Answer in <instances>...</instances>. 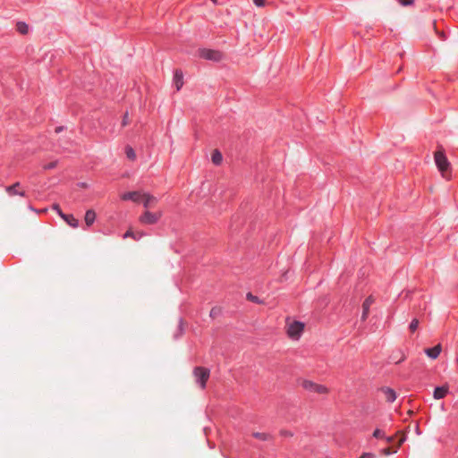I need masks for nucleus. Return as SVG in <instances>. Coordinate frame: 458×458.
Wrapping results in <instances>:
<instances>
[{"label": "nucleus", "mask_w": 458, "mask_h": 458, "mask_svg": "<svg viewBox=\"0 0 458 458\" xmlns=\"http://www.w3.org/2000/svg\"><path fill=\"white\" fill-rule=\"evenodd\" d=\"M305 324L293 320L291 318L285 319V331L289 338L292 340H299L304 331Z\"/></svg>", "instance_id": "f257e3e1"}, {"label": "nucleus", "mask_w": 458, "mask_h": 458, "mask_svg": "<svg viewBox=\"0 0 458 458\" xmlns=\"http://www.w3.org/2000/svg\"><path fill=\"white\" fill-rule=\"evenodd\" d=\"M435 162H436V165L438 168V170L440 171L442 176L446 179V180H450V174H449V167H450V163L449 161L447 160L445 153L443 150H437L436 153H435Z\"/></svg>", "instance_id": "f03ea898"}, {"label": "nucleus", "mask_w": 458, "mask_h": 458, "mask_svg": "<svg viewBox=\"0 0 458 458\" xmlns=\"http://www.w3.org/2000/svg\"><path fill=\"white\" fill-rule=\"evenodd\" d=\"M162 216L163 212L161 210L156 212L145 210L144 213L139 217V221L143 225H155L160 220Z\"/></svg>", "instance_id": "7ed1b4c3"}, {"label": "nucleus", "mask_w": 458, "mask_h": 458, "mask_svg": "<svg viewBox=\"0 0 458 458\" xmlns=\"http://www.w3.org/2000/svg\"><path fill=\"white\" fill-rule=\"evenodd\" d=\"M210 370L204 367H196L193 369V376L196 378L197 383L199 384L201 389L206 387L207 381L209 378Z\"/></svg>", "instance_id": "20e7f679"}, {"label": "nucleus", "mask_w": 458, "mask_h": 458, "mask_svg": "<svg viewBox=\"0 0 458 458\" xmlns=\"http://www.w3.org/2000/svg\"><path fill=\"white\" fill-rule=\"evenodd\" d=\"M301 386L304 389L308 391L318 393L320 394H325L328 393V389L327 386L323 385H318L310 380H303Z\"/></svg>", "instance_id": "39448f33"}, {"label": "nucleus", "mask_w": 458, "mask_h": 458, "mask_svg": "<svg viewBox=\"0 0 458 458\" xmlns=\"http://www.w3.org/2000/svg\"><path fill=\"white\" fill-rule=\"evenodd\" d=\"M199 53L200 57L207 60L220 62L223 59V54L217 50L203 48Z\"/></svg>", "instance_id": "423d86ee"}, {"label": "nucleus", "mask_w": 458, "mask_h": 458, "mask_svg": "<svg viewBox=\"0 0 458 458\" xmlns=\"http://www.w3.org/2000/svg\"><path fill=\"white\" fill-rule=\"evenodd\" d=\"M140 202L143 204L146 210H148L149 208H153L157 204L158 199L154 195L143 192Z\"/></svg>", "instance_id": "0eeeda50"}, {"label": "nucleus", "mask_w": 458, "mask_h": 458, "mask_svg": "<svg viewBox=\"0 0 458 458\" xmlns=\"http://www.w3.org/2000/svg\"><path fill=\"white\" fill-rule=\"evenodd\" d=\"M379 391L382 393L386 402L387 403H394L397 398L396 392L391 387L383 386L379 389Z\"/></svg>", "instance_id": "6e6552de"}, {"label": "nucleus", "mask_w": 458, "mask_h": 458, "mask_svg": "<svg viewBox=\"0 0 458 458\" xmlns=\"http://www.w3.org/2000/svg\"><path fill=\"white\" fill-rule=\"evenodd\" d=\"M143 191H128L121 196L123 200H131L134 203H140Z\"/></svg>", "instance_id": "1a4fd4ad"}, {"label": "nucleus", "mask_w": 458, "mask_h": 458, "mask_svg": "<svg viewBox=\"0 0 458 458\" xmlns=\"http://www.w3.org/2000/svg\"><path fill=\"white\" fill-rule=\"evenodd\" d=\"M374 303V299L372 296H369L362 304V315L361 319L365 320L369 313V308Z\"/></svg>", "instance_id": "9d476101"}, {"label": "nucleus", "mask_w": 458, "mask_h": 458, "mask_svg": "<svg viewBox=\"0 0 458 458\" xmlns=\"http://www.w3.org/2000/svg\"><path fill=\"white\" fill-rule=\"evenodd\" d=\"M441 351H442L441 344H437L433 348H427V349H425V353L430 359L436 360L439 356V354L441 353Z\"/></svg>", "instance_id": "9b49d317"}, {"label": "nucleus", "mask_w": 458, "mask_h": 458, "mask_svg": "<svg viewBox=\"0 0 458 458\" xmlns=\"http://www.w3.org/2000/svg\"><path fill=\"white\" fill-rule=\"evenodd\" d=\"M174 83L176 88V90L179 91L183 85V74L182 71L176 70L174 72Z\"/></svg>", "instance_id": "f8f14e48"}, {"label": "nucleus", "mask_w": 458, "mask_h": 458, "mask_svg": "<svg viewBox=\"0 0 458 458\" xmlns=\"http://www.w3.org/2000/svg\"><path fill=\"white\" fill-rule=\"evenodd\" d=\"M447 393H448L447 386H438V387L435 388L433 396L435 399L438 400V399L444 398L447 394Z\"/></svg>", "instance_id": "ddd939ff"}, {"label": "nucleus", "mask_w": 458, "mask_h": 458, "mask_svg": "<svg viewBox=\"0 0 458 458\" xmlns=\"http://www.w3.org/2000/svg\"><path fill=\"white\" fill-rule=\"evenodd\" d=\"M95 219H96V213H95V211L92 210V209L87 210V212L85 214V217H84L86 225L88 226H90L91 225H93Z\"/></svg>", "instance_id": "4468645a"}, {"label": "nucleus", "mask_w": 458, "mask_h": 458, "mask_svg": "<svg viewBox=\"0 0 458 458\" xmlns=\"http://www.w3.org/2000/svg\"><path fill=\"white\" fill-rule=\"evenodd\" d=\"M62 218L72 227L77 228L79 225L78 220L72 215H62Z\"/></svg>", "instance_id": "2eb2a0df"}, {"label": "nucleus", "mask_w": 458, "mask_h": 458, "mask_svg": "<svg viewBox=\"0 0 458 458\" xmlns=\"http://www.w3.org/2000/svg\"><path fill=\"white\" fill-rule=\"evenodd\" d=\"M20 183L16 182L11 186L6 187V191L11 195H20V196H25V192L23 191H17V187H19Z\"/></svg>", "instance_id": "dca6fc26"}, {"label": "nucleus", "mask_w": 458, "mask_h": 458, "mask_svg": "<svg viewBox=\"0 0 458 458\" xmlns=\"http://www.w3.org/2000/svg\"><path fill=\"white\" fill-rule=\"evenodd\" d=\"M211 159H212V162L218 165L222 163V160H223V157H222V154L219 150L217 149H215L213 152H212V156H211Z\"/></svg>", "instance_id": "f3484780"}, {"label": "nucleus", "mask_w": 458, "mask_h": 458, "mask_svg": "<svg viewBox=\"0 0 458 458\" xmlns=\"http://www.w3.org/2000/svg\"><path fill=\"white\" fill-rule=\"evenodd\" d=\"M125 153H126V157L130 159V160H135L136 159V153L134 151V149L130 147V146H127L125 148Z\"/></svg>", "instance_id": "a211bd4d"}, {"label": "nucleus", "mask_w": 458, "mask_h": 458, "mask_svg": "<svg viewBox=\"0 0 458 458\" xmlns=\"http://www.w3.org/2000/svg\"><path fill=\"white\" fill-rule=\"evenodd\" d=\"M17 30L21 33V34H27L28 31H29V27L26 23L24 22H18L17 23Z\"/></svg>", "instance_id": "6ab92c4d"}, {"label": "nucleus", "mask_w": 458, "mask_h": 458, "mask_svg": "<svg viewBox=\"0 0 458 458\" xmlns=\"http://www.w3.org/2000/svg\"><path fill=\"white\" fill-rule=\"evenodd\" d=\"M252 436L261 441H267L269 439V435L264 432H254Z\"/></svg>", "instance_id": "aec40b11"}, {"label": "nucleus", "mask_w": 458, "mask_h": 458, "mask_svg": "<svg viewBox=\"0 0 458 458\" xmlns=\"http://www.w3.org/2000/svg\"><path fill=\"white\" fill-rule=\"evenodd\" d=\"M246 298L248 301L258 303V304L263 303V301L259 297L253 295L250 293H247Z\"/></svg>", "instance_id": "412c9836"}, {"label": "nucleus", "mask_w": 458, "mask_h": 458, "mask_svg": "<svg viewBox=\"0 0 458 458\" xmlns=\"http://www.w3.org/2000/svg\"><path fill=\"white\" fill-rule=\"evenodd\" d=\"M221 314V308L220 307H214L210 310V317L215 318L218 317Z\"/></svg>", "instance_id": "4be33fe9"}, {"label": "nucleus", "mask_w": 458, "mask_h": 458, "mask_svg": "<svg viewBox=\"0 0 458 458\" xmlns=\"http://www.w3.org/2000/svg\"><path fill=\"white\" fill-rule=\"evenodd\" d=\"M419 324H420V322L417 318L412 319V321L411 322V324L409 326V329L411 332H415L419 327Z\"/></svg>", "instance_id": "5701e85b"}, {"label": "nucleus", "mask_w": 458, "mask_h": 458, "mask_svg": "<svg viewBox=\"0 0 458 458\" xmlns=\"http://www.w3.org/2000/svg\"><path fill=\"white\" fill-rule=\"evenodd\" d=\"M397 434L401 435V437H400V439L398 441V445H397V447H399L406 440V433H405V431H398Z\"/></svg>", "instance_id": "b1692460"}, {"label": "nucleus", "mask_w": 458, "mask_h": 458, "mask_svg": "<svg viewBox=\"0 0 458 458\" xmlns=\"http://www.w3.org/2000/svg\"><path fill=\"white\" fill-rule=\"evenodd\" d=\"M373 437L376 438H383L385 437V433L383 430L377 428L373 433Z\"/></svg>", "instance_id": "393cba45"}, {"label": "nucleus", "mask_w": 458, "mask_h": 458, "mask_svg": "<svg viewBox=\"0 0 458 458\" xmlns=\"http://www.w3.org/2000/svg\"><path fill=\"white\" fill-rule=\"evenodd\" d=\"M56 165H57V161L55 160V161L50 162L47 165H44L43 168L45 170H49V169H54L55 167H56Z\"/></svg>", "instance_id": "a878e982"}, {"label": "nucleus", "mask_w": 458, "mask_h": 458, "mask_svg": "<svg viewBox=\"0 0 458 458\" xmlns=\"http://www.w3.org/2000/svg\"><path fill=\"white\" fill-rule=\"evenodd\" d=\"M126 237H132V238H134V239H136V240L138 239V237L136 236V234L134 233V232H133V231H131V230H128V231L125 233V234H124V238H126Z\"/></svg>", "instance_id": "bb28decb"}, {"label": "nucleus", "mask_w": 458, "mask_h": 458, "mask_svg": "<svg viewBox=\"0 0 458 458\" xmlns=\"http://www.w3.org/2000/svg\"><path fill=\"white\" fill-rule=\"evenodd\" d=\"M253 2L258 7H263L265 6L267 0H253Z\"/></svg>", "instance_id": "cd10ccee"}, {"label": "nucleus", "mask_w": 458, "mask_h": 458, "mask_svg": "<svg viewBox=\"0 0 458 458\" xmlns=\"http://www.w3.org/2000/svg\"><path fill=\"white\" fill-rule=\"evenodd\" d=\"M128 123H129L128 113H126L123 116L122 125L126 126L128 124Z\"/></svg>", "instance_id": "c85d7f7f"}, {"label": "nucleus", "mask_w": 458, "mask_h": 458, "mask_svg": "<svg viewBox=\"0 0 458 458\" xmlns=\"http://www.w3.org/2000/svg\"><path fill=\"white\" fill-rule=\"evenodd\" d=\"M412 1H413V0H399V2H400L403 5H409V4H412Z\"/></svg>", "instance_id": "c756f323"}, {"label": "nucleus", "mask_w": 458, "mask_h": 458, "mask_svg": "<svg viewBox=\"0 0 458 458\" xmlns=\"http://www.w3.org/2000/svg\"><path fill=\"white\" fill-rule=\"evenodd\" d=\"M360 458H375V456L370 453H364Z\"/></svg>", "instance_id": "7c9ffc66"}, {"label": "nucleus", "mask_w": 458, "mask_h": 458, "mask_svg": "<svg viewBox=\"0 0 458 458\" xmlns=\"http://www.w3.org/2000/svg\"><path fill=\"white\" fill-rule=\"evenodd\" d=\"M382 453L385 454V455H388L391 454V450L390 448H385L383 449Z\"/></svg>", "instance_id": "2f4dec72"}, {"label": "nucleus", "mask_w": 458, "mask_h": 458, "mask_svg": "<svg viewBox=\"0 0 458 458\" xmlns=\"http://www.w3.org/2000/svg\"><path fill=\"white\" fill-rule=\"evenodd\" d=\"M386 439L387 443L391 444V443H393L394 441V436L393 437H386Z\"/></svg>", "instance_id": "473e14b6"}, {"label": "nucleus", "mask_w": 458, "mask_h": 458, "mask_svg": "<svg viewBox=\"0 0 458 458\" xmlns=\"http://www.w3.org/2000/svg\"><path fill=\"white\" fill-rule=\"evenodd\" d=\"M415 431H416V433H417L418 435H420V427H419V425H418V424L416 425Z\"/></svg>", "instance_id": "72a5a7b5"}, {"label": "nucleus", "mask_w": 458, "mask_h": 458, "mask_svg": "<svg viewBox=\"0 0 458 458\" xmlns=\"http://www.w3.org/2000/svg\"><path fill=\"white\" fill-rule=\"evenodd\" d=\"M53 208L55 210V211H58L60 208L59 205L55 204L53 206Z\"/></svg>", "instance_id": "f704fd0d"}, {"label": "nucleus", "mask_w": 458, "mask_h": 458, "mask_svg": "<svg viewBox=\"0 0 458 458\" xmlns=\"http://www.w3.org/2000/svg\"><path fill=\"white\" fill-rule=\"evenodd\" d=\"M58 213V215L62 217V215H65L64 213H63V211L61 209H59L58 211H56Z\"/></svg>", "instance_id": "c9c22d12"}, {"label": "nucleus", "mask_w": 458, "mask_h": 458, "mask_svg": "<svg viewBox=\"0 0 458 458\" xmlns=\"http://www.w3.org/2000/svg\"><path fill=\"white\" fill-rule=\"evenodd\" d=\"M62 130H63V128H62V127H57V128L55 129V131H56V132H59V131H61Z\"/></svg>", "instance_id": "e433bc0d"}, {"label": "nucleus", "mask_w": 458, "mask_h": 458, "mask_svg": "<svg viewBox=\"0 0 458 458\" xmlns=\"http://www.w3.org/2000/svg\"><path fill=\"white\" fill-rule=\"evenodd\" d=\"M437 33H438L442 38H444V37H445L444 32H438L437 30Z\"/></svg>", "instance_id": "4c0bfd02"}, {"label": "nucleus", "mask_w": 458, "mask_h": 458, "mask_svg": "<svg viewBox=\"0 0 458 458\" xmlns=\"http://www.w3.org/2000/svg\"><path fill=\"white\" fill-rule=\"evenodd\" d=\"M408 414H409V415H412V414H413V411H412L411 410H410V411H408Z\"/></svg>", "instance_id": "58836bf2"}, {"label": "nucleus", "mask_w": 458, "mask_h": 458, "mask_svg": "<svg viewBox=\"0 0 458 458\" xmlns=\"http://www.w3.org/2000/svg\"><path fill=\"white\" fill-rule=\"evenodd\" d=\"M211 1H212L213 3H215V4H216V3H217V2H216V0H211Z\"/></svg>", "instance_id": "ea45409f"}]
</instances>
